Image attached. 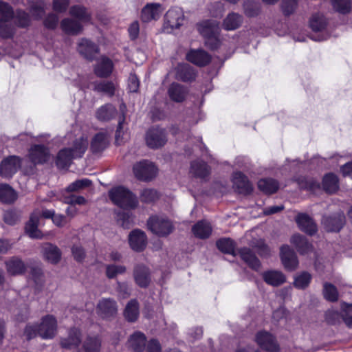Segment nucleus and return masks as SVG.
Returning <instances> with one entry per match:
<instances>
[{
	"label": "nucleus",
	"mask_w": 352,
	"mask_h": 352,
	"mask_svg": "<svg viewBox=\"0 0 352 352\" xmlns=\"http://www.w3.org/2000/svg\"><path fill=\"white\" fill-rule=\"evenodd\" d=\"M88 144L89 143L87 138L80 137L76 139L73 142L72 147L69 148L75 157H81L87 150Z\"/></svg>",
	"instance_id": "ea45409f"
},
{
	"label": "nucleus",
	"mask_w": 352,
	"mask_h": 352,
	"mask_svg": "<svg viewBox=\"0 0 352 352\" xmlns=\"http://www.w3.org/2000/svg\"><path fill=\"white\" fill-rule=\"evenodd\" d=\"M126 268L124 265H108L106 266V276L109 278H113L118 274H124Z\"/></svg>",
	"instance_id": "13d9d810"
},
{
	"label": "nucleus",
	"mask_w": 352,
	"mask_h": 352,
	"mask_svg": "<svg viewBox=\"0 0 352 352\" xmlns=\"http://www.w3.org/2000/svg\"><path fill=\"white\" fill-rule=\"evenodd\" d=\"M129 347L133 352H142L145 349L146 338L143 333L136 331L128 340Z\"/></svg>",
	"instance_id": "b1692460"
},
{
	"label": "nucleus",
	"mask_w": 352,
	"mask_h": 352,
	"mask_svg": "<svg viewBox=\"0 0 352 352\" xmlns=\"http://www.w3.org/2000/svg\"><path fill=\"white\" fill-rule=\"evenodd\" d=\"M311 278V275L309 272H302L295 276L294 285L297 289H304L309 286Z\"/></svg>",
	"instance_id": "49530a36"
},
{
	"label": "nucleus",
	"mask_w": 352,
	"mask_h": 352,
	"mask_svg": "<svg viewBox=\"0 0 352 352\" xmlns=\"http://www.w3.org/2000/svg\"><path fill=\"white\" fill-rule=\"evenodd\" d=\"M113 70V63L107 57H102L94 68L96 75L100 78L109 76Z\"/></svg>",
	"instance_id": "a878e982"
},
{
	"label": "nucleus",
	"mask_w": 352,
	"mask_h": 352,
	"mask_svg": "<svg viewBox=\"0 0 352 352\" xmlns=\"http://www.w3.org/2000/svg\"><path fill=\"white\" fill-rule=\"evenodd\" d=\"M168 95L170 99L177 102H182L186 96V89L181 85L173 83L168 88Z\"/></svg>",
	"instance_id": "72a5a7b5"
},
{
	"label": "nucleus",
	"mask_w": 352,
	"mask_h": 352,
	"mask_svg": "<svg viewBox=\"0 0 352 352\" xmlns=\"http://www.w3.org/2000/svg\"><path fill=\"white\" fill-rule=\"evenodd\" d=\"M101 339L98 336H88L83 342L85 352H100Z\"/></svg>",
	"instance_id": "a19ab883"
},
{
	"label": "nucleus",
	"mask_w": 352,
	"mask_h": 352,
	"mask_svg": "<svg viewBox=\"0 0 352 352\" xmlns=\"http://www.w3.org/2000/svg\"><path fill=\"white\" fill-rule=\"evenodd\" d=\"M323 294L325 299L329 301L335 302L338 298V293L336 287L329 283L324 285Z\"/></svg>",
	"instance_id": "5fc2aeb1"
},
{
	"label": "nucleus",
	"mask_w": 352,
	"mask_h": 352,
	"mask_svg": "<svg viewBox=\"0 0 352 352\" xmlns=\"http://www.w3.org/2000/svg\"><path fill=\"white\" fill-rule=\"evenodd\" d=\"M322 186L326 192H335L339 187L337 176L333 173L327 174L323 178Z\"/></svg>",
	"instance_id": "79ce46f5"
},
{
	"label": "nucleus",
	"mask_w": 352,
	"mask_h": 352,
	"mask_svg": "<svg viewBox=\"0 0 352 352\" xmlns=\"http://www.w3.org/2000/svg\"><path fill=\"white\" fill-rule=\"evenodd\" d=\"M115 85L113 82L110 81H102L100 82L94 83V90L103 93L109 96H112L115 93Z\"/></svg>",
	"instance_id": "de8ad7c7"
},
{
	"label": "nucleus",
	"mask_w": 352,
	"mask_h": 352,
	"mask_svg": "<svg viewBox=\"0 0 352 352\" xmlns=\"http://www.w3.org/2000/svg\"><path fill=\"white\" fill-rule=\"evenodd\" d=\"M264 281L269 285L278 287L286 282V277L280 271L269 270L262 274Z\"/></svg>",
	"instance_id": "5701e85b"
},
{
	"label": "nucleus",
	"mask_w": 352,
	"mask_h": 352,
	"mask_svg": "<svg viewBox=\"0 0 352 352\" xmlns=\"http://www.w3.org/2000/svg\"><path fill=\"white\" fill-rule=\"evenodd\" d=\"M327 25L324 16L322 14H315L310 20V27L316 32L323 30Z\"/></svg>",
	"instance_id": "3c124183"
},
{
	"label": "nucleus",
	"mask_w": 352,
	"mask_h": 352,
	"mask_svg": "<svg viewBox=\"0 0 352 352\" xmlns=\"http://www.w3.org/2000/svg\"><path fill=\"white\" fill-rule=\"evenodd\" d=\"M217 246L218 249L226 254L235 255V243L234 241L230 239H221L217 241Z\"/></svg>",
	"instance_id": "a18cd8bd"
},
{
	"label": "nucleus",
	"mask_w": 352,
	"mask_h": 352,
	"mask_svg": "<svg viewBox=\"0 0 352 352\" xmlns=\"http://www.w3.org/2000/svg\"><path fill=\"white\" fill-rule=\"evenodd\" d=\"M258 187L260 190L265 194H272L278 190L279 184L274 179L264 178L258 182Z\"/></svg>",
	"instance_id": "f704fd0d"
},
{
	"label": "nucleus",
	"mask_w": 352,
	"mask_h": 352,
	"mask_svg": "<svg viewBox=\"0 0 352 352\" xmlns=\"http://www.w3.org/2000/svg\"><path fill=\"white\" fill-rule=\"evenodd\" d=\"M296 6V0H283L282 3V10L285 15H289L294 12Z\"/></svg>",
	"instance_id": "69168bd1"
},
{
	"label": "nucleus",
	"mask_w": 352,
	"mask_h": 352,
	"mask_svg": "<svg viewBox=\"0 0 352 352\" xmlns=\"http://www.w3.org/2000/svg\"><path fill=\"white\" fill-rule=\"evenodd\" d=\"M62 30L67 34L77 35L82 30V26L76 20L66 18L60 22Z\"/></svg>",
	"instance_id": "c756f323"
},
{
	"label": "nucleus",
	"mask_w": 352,
	"mask_h": 352,
	"mask_svg": "<svg viewBox=\"0 0 352 352\" xmlns=\"http://www.w3.org/2000/svg\"><path fill=\"white\" fill-rule=\"evenodd\" d=\"M158 193L154 189L146 188L144 189L140 195L141 201L146 204H150L155 201L158 199Z\"/></svg>",
	"instance_id": "6e6d98bb"
},
{
	"label": "nucleus",
	"mask_w": 352,
	"mask_h": 352,
	"mask_svg": "<svg viewBox=\"0 0 352 352\" xmlns=\"http://www.w3.org/2000/svg\"><path fill=\"white\" fill-rule=\"evenodd\" d=\"M131 248L138 252H142L147 244V237L144 232L139 229L131 231L129 235Z\"/></svg>",
	"instance_id": "9b49d317"
},
{
	"label": "nucleus",
	"mask_w": 352,
	"mask_h": 352,
	"mask_svg": "<svg viewBox=\"0 0 352 352\" xmlns=\"http://www.w3.org/2000/svg\"><path fill=\"white\" fill-rule=\"evenodd\" d=\"M58 17L55 14H50L44 21V25L48 29H54L57 26Z\"/></svg>",
	"instance_id": "774afa93"
},
{
	"label": "nucleus",
	"mask_w": 352,
	"mask_h": 352,
	"mask_svg": "<svg viewBox=\"0 0 352 352\" xmlns=\"http://www.w3.org/2000/svg\"><path fill=\"white\" fill-rule=\"evenodd\" d=\"M133 278L135 283L142 288L147 287L151 282V275L148 267L138 264L133 268Z\"/></svg>",
	"instance_id": "1a4fd4ad"
},
{
	"label": "nucleus",
	"mask_w": 352,
	"mask_h": 352,
	"mask_svg": "<svg viewBox=\"0 0 352 352\" xmlns=\"http://www.w3.org/2000/svg\"><path fill=\"white\" fill-rule=\"evenodd\" d=\"M17 199L15 190L8 184H0V201L4 204H12Z\"/></svg>",
	"instance_id": "e433bc0d"
},
{
	"label": "nucleus",
	"mask_w": 352,
	"mask_h": 352,
	"mask_svg": "<svg viewBox=\"0 0 352 352\" xmlns=\"http://www.w3.org/2000/svg\"><path fill=\"white\" fill-rule=\"evenodd\" d=\"M38 327V336L43 339L53 338L57 330L56 319L52 315H47L42 318L41 322Z\"/></svg>",
	"instance_id": "423d86ee"
},
{
	"label": "nucleus",
	"mask_w": 352,
	"mask_h": 352,
	"mask_svg": "<svg viewBox=\"0 0 352 352\" xmlns=\"http://www.w3.org/2000/svg\"><path fill=\"white\" fill-rule=\"evenodd\" d=\"M81 339L82 335L80 330L77 328H72L68 331L67 337L61 338L60 345L66 349H76L80 344Z\"/></svg>",
	"instance_id": "ddd939ff"
},
{
	"label": "nucleus",
	"mask_w": 352,
	"mask_h": 352,
	"mask_svg": "<svg viewBox=\"0 0 352 352\" xmlns=\"http://www.w3.org/2000/svg\"><path fill=\"white\" fill-rule=\"evenodd\" d=\"M73 158L75 157L69 148H63L57 154L56 164L58 168H67L70 165Z\"/></svg>",
	"instance_id": "2f4dec72"
},
{
	"label": "nucleus",
	"mask_w": 352,
	"mask_h": 352,
	"mask_svg": "<svg viewBox=\"0 0 352 352\" xmlns=\"http://www.w3.org/2000/svg\"><path fill=\"white\" fill-rule=\"evenodd\" d=\"M16 22L20 27H26L30 25V18L28 13L19 10L15 14Z\"/></svg>",
	"instance_id": "680f3d73"
},
{
	"label": "nucleus",
	"mask_w": 352,
	"mask_h": 352,
	"mask_svg": "<svg viewBox=\"0 0 352 352\" xmlns=\"http://www.w3.org/2000/svg\"><path fill=\"white\" fill-rule=\"evenodd\" d=\"M163 10L159 3L147 4L142 10L141 19L144 22L157 20L160 18Z\"/></svg>",
	"instance_id": "412c9836"
},
{
	"label": "nucleus",
	"mask_w": 352,
	"mask_h": 352,
	"mask_svg": "<svg viewBox=\"0 0 352 352\" xmlns=\"http://www.w3.org/2000/svg\"><path fill=\"white\" fill-rule=\"evenodd\" d=\"M69 14L78 19L77 21L88 22L90 19V14L87 9L80 6H74L70 8Z\"/></svg>",
	"instance_id": "c03bdc74"
},
{
	"label": "nucleus",
	"mask_w": 352,
	"mask_h": 352,
	"mask_svg": "<svg viewBox=\"0 0 352 352\" xmlns=\"http://www.w3.org/2000/svg\"><path fill=\"white\" fill-rule=\"evenodd\" d=\"M42 252L46 260L53 264L59 262L61 258L60 249L52 243H45L42 246Z\"/></svg>",
	"instance_id": "393cba45"
},
{
	"label": "nucleus",
	"mask_w": 352,
	"mask_h": 352,
	"mask_svg": "<svg viewBox=\"0 0 352 352\" xmlns=\"http://www.w3.org/2000/svg\"><path fill=\"white\" fill-rule=\"evenodd\" d=\"M29 158L34 164H42L50 158L49 149L42 144H34L29 150Z\"/></svg>",
	"instance_id": "0eeeda50"
},
{
	"label": "nucleus",
	"mask_w": 352,
	"mask_h": 352,
	"mask_svg": "<svg viewBox=\"0 0 352 352\" xmlns=\"http://www.w3.org/2000/svg\"><path fill=\"white\" fill-rule=\"evenodd\" d=\"M111 200L117 206L122 208H134L138 201L135 197L128 189L118 186L112 188L109 192Z\"/></svg>",
	"instance_id": "f257e3e1"
},
{
	"label": "nucleus",
	"mask_w": 352,
	"mask_h": 352,
	"mask_svg": "<svg viewBox=\"0 0 352 352\" xmlns=\"http://www.w3.org/2000/svg\"><path fill=\"white\" fill-rule=\"evenodd\" d=\"M299 228L304 232L313 235L317 232V226L312 218L306 214H299L296 217Z\"/></svg>",
	"instance_id": "6ab92c4d"
},
{
	"label": "nucleus",
	"mask_w": 352,
	"mask_h": 352,
	"mask_svg": "<svg viewBox=\"0 0 352 352\" xmlns=\"http://www.w3.org/2000/svg\"><path fill=\"white\" fill-rule=\"evenodd\" d=\"M233 186L241 194L248 195L252 191V186L248 181L247 177L241 172L234 174Z\"/></svg>",
	"instance_id": "aec40b11"
},
{
	"label": "nucleus",
	"mask_w": 352,
	"mask_h": 352,
	"mask_svg": "<svg viewBox=\"0 0 352 352\" xmlns=\"http://www.w3.org/2000/svg\"><path fill=\"white\" fill-rule=\"evenodd\" d=\"M118 223L124 228H129L132 224L131 214L129 212L120 211L116 214Z\"/></svg>",
	"instance_id": "864d4df0"
},
{
	"label": "nucleus",
	"mask_w": 352,
	"mask_h": 352,
	"mask_svg": "<svg viewBox=\"0 0 352 352\" xmlns=\"http://www.w3.org/2000/svg\"><path fill=\"white\" fill-rule=\"evenodd\" d=\"M322 223L328 232H339L345 223V216L343 212H338L333 216L324 217Z\"/></svg>",
	"instance_id": "2eb2a0df"
},
{
	"label": "nucleus",
	"mask_w": 352,
	"mask_h": 352,
	"mask_svg": "<svg viewBox=\"0 0 352 352\" xmlns=\"http://www.w3.org/2000/svg\"><path fill=\"white\" fill-rule=\"evenodd\" d=\"M38 215L39 213L38 212H32L30 214V219L25 224V232L32 239H41L43 238V234L38 228L40 221Z\"/></svg>",
	"instance_id": "f3484780"
},
{
	"label": "nucleus",
	"mask_w": 352,
	"mask_h": 352,
	"mask_svg": "<svg viewBox=\"0 0 352 352\" xmlns=\"http://www.w3.org/2000/svg\"><path fill=\"white\" fill-rule=\"evenodd\" d=\"M146 145L151 148H158L163 146L166 141L165 131L158 127L149 129L145 135Z\"/></svg>",
	"instance_id": "39448f33"
},
{
	"label": "nucleus",
	"mask_w": 352,
	"mask_h": 352,
	"mask_svg": "<svg viewBox=\"0 0 352 352\" xmlns=\"http://www.w3.org/2000/svg\"><path fill=\"white\" fill-rule=\"evenodd\" d=\"M290 242L301 254H307L312 251V245L309 243L305 236L299 234H294L290 239Z\"/></svg>",
	"instance_id": "cd10ccee"
},
{
	"label": "nucleus",
	"mask_w": 352,
	"mask_h": 352,
	"mask_svg": "<svg viewBox=\"0 0 352 352\" xmlns=\"http://www.w3.org/2000/svg\"><path fill=\"white\" fill-rule=\"evenodd\" d=\"M148 229L154 234L160 236H166L173 230L172 223L166 218L153 216L147 221Z\"/></svg>",
	"instance_id": "f03ea898"
},
{
	"label": "nucleus",
	"mask_w": 352,
	"mask_h": 352,
	"mask_svg": "<svg viewBox=\"0 0 352 352\" xmlns=\"http://www.w3.org/2000/svg\"><path fill=\"white\" fill-rule=\"evenodd\" d=\"M107 145V136L104 133H99L94 137L91 142V150L93 153H98L104 151Z\"/></svg>",
	"instance_id": "4c0bfd02"
},
{
	"label": "nucleus",
	"mask_w": 352,
	"mask_h": 352,
	"mask_svg": "<svg viewBox=\"0 0 352 352\" xmlns=\"http://www.w3.org/2000/svg\"><path fill=\"white\" fill-rule=\"evenodd\" d=\"M14 16L12 7L7 3L0 2V21H8Z\"/></svg>",
	"instance_id": "bf43d9fd"
},
{
	"label": "nucleus",
	"mask_w": 352,
	"mask_h": 352,
	"mask_svg": "<svg viewBox=\"0 0 352 352\" xmlns=\"http://www.w3.org/2000/svg\"><path fill=\"white\" fill-rule=\"evenodd\" d=\"M188 61L198 66H205L210 61V55L202 50H190L186 55Z\"/></svg>",
	"instance_id": "4be33fe9"
},
{
	"label": "nucleus",
	"mask_w": 352,
	"mask_h": 352,
	"mask_svg": "<svg viewBox=\"0 0 352 352\" xmlns=\"http://www.w3.org/2000/svg\"><path fill=\"white\" fill-rule=\"evenodd\" d=\"M198 31L204 37L212 38H215L219 34V23L214 20L204 21L198 24Z\"/></svg>",
	"instance_id": "a211bd4d"
},
{
	"label": "nucleus",
	"mask_w": 352,
	"mask_h": 352,
	"mask_svg": "<svg viewBox=\"0 0 352 352\" xmlns=\"http://www.w3.org/2000/svg\"><path fill=\"white\" fill-rule=\"evenodd\" d=\"M324 320L329 324H338L342 320V314L333 309H330L325 312Z\"/></svg>",
	"instance_id": "603ef678"
},
{
	"label": "nucleus",
	"mask_w": 352,
	"mask_h": 352,
	"mask_svg": "<svg viewBox=\"0 0 352 352\" xmlns=\"http://www.w3.org/2000/svg\"><path fill=\"white\" fill-rule=\"evenodd\" d=\"M124 315L129 322H135L139 316V304L135 299L131 300L126 305Z\"/></svg>",
	"instance_id": "58836bf2"
},
{
	"label": "nucleus",
	"mask_w": 352,
	"mask_h": 352,
	"mask_svg": "<svg viewBox=\"0 0 352 352\" xmlns=\"http://www.w3.org/2000/svg\"><path fill=\"white\" fill-rule=\"evenodd\" d=\"M78 52L86 59L93 60L98 53V46L87 38H81L77 47Z\"/></svg>",
	"instance_id": "dca6fc26"
},
{
	"label": "nucleus",
	"mask_w": 352,
	"mask_h": 352,
	"mask_svg": "<svg viewBox=\"0 0 352 352\" xmlns=\"http://www.w3.org/2000/svg\"><path fill=\"white\" fill-rule=\"evenodd\" d=\"M92 182L87 178L76 180L70 184L66 188V192H79L80 190L89 187Z\"/></svg>",
	"instance_id": "09e8293b"
},
{
	"label": "nucleus",
	"mask_w": 352,
	"mask_h": 352,
	"mask_svg": "<svg viewBox=\"0 0 352 352\" xmlns=\"http://www.w3.org/2000/svg\"><path fill=\"white\" fill-rule=\"evenodd\" d=\"M255 341L262 349L266 351L278 352L280 350L276 338L267 331H261L258 332L255 336Z\"/></svg>",
	"instance_id": "20e7f679"
},
{
	"label": "nucleus",
	"mask_w": 352,
	"mask_h": 352,
	"mask_svg": "<svg viewBox=\"0 0 352 352\" xmlns=\"http://www.w3.org/2000/svg\"><path fill=\"white\" fill-rule=\"evenodd\" d=\"M7 273L10 276H19L23 274L27 267L23 261L19 256H12L5 262Z\"/></svg>",
	"instance_id": "4468645a"
},
{
	"label": "nucleus",
	"mask_w": 352,
	"mask_h": 352,
	"mask_svg": "<svg viewBox=\"0 0 352 352\" xmlns=\"http://www.w3.org/2000/svg\"><path fill=\"white\" fill-rule=\"evenodd\" d=\"M177 77L182 81H192L195 78V73L190 66L184 65L179 67L177 72Z\"/></svg>",
	"instance_id": "8fccbe9b"
},
{
	"label": "nucleus",
	"mask_w": 352,
	"mask_h": 352,
	"mask_svg": "<svg viewBox=\"0 0 352 352\" xmlns=\"http://www.w3.org/2000/svg\"><path fill=\"white\" fill-rule=\"evenodd\" d=\"M242 23V16L236 13H230L224 19L223 26L226 30L237 29Z\"/></svg>",
	"instance_id": "37998d69"
},
{
	"label": "nucleus",
	"mask_w": 352,
	"mask_h": 352,
	"mask_svg": "<svg viewBox=\"0 0 352 352\" xmlns=\"http://www.w3.org/2000/svg\"><path fill=\"white\" fill-rule=\"evenodd\" d=\"M342 321L349 327H352V304L347 305L344 303L342 306Z\"/></svg>",
	"instance_id": "052dcab7"
},
{
	"label": "nucleus",
	"mask_w": 352,
	"mask_h": 352,
	"mask_svg": "<svg viewBox=\"0 0 352 352\" xmlns=\"http://www.w3.org/2000/svg\"><path fill=\"white\" fill-rule=\"evenodd\" d=\"M116 114V109L111 104H106L96 112V116L100 121H109Z\"/></svg>",
	"instance_id": "c9c22d12"
},
{
	"label": "nucleus",
	"mask_w": 352,
	"mask_h": 352,
	"mask_svg": "<svg viewBox=\"0 0 352 352\" xmlns=\"http://www.w3.org/2000/svg\"><path fill=\"white\" fill-rule=\"evenodd\" d=\"M38 324H28L24 329L23 335L27 340H30L38 335Z\"/></svg>",
	"instance_id": "0e129e2a"
},
{
	"label": "nucleus",
	"mask_w": 352,
	"mask_h": 352,
	"mask_svg": "<svg viewBox=\"0 0 352 352\" xmlns=\"http://www.w3.org/2000/svg\"><path fill=\"white\" fill-rule=\"evenodd\" d=\"M21 167V160L16 156H10L0 164V174L2 177H11Z\"/></svg>",
	"instance_id": "9d476101"
},
{
	"label": "nucleus",
	"mask_w": 352,
	"mask_h": 352,
	"mask_svg": "<svg viewBox=\"0 0 352 352\" xmlns=\"http://www.w3.org/2000/svg\"><path fill=\"white\" fill-rule=\"evenodd\" d=\"M117 292L122 298H126L130 296V288L126 283H117Z\"/></svg>",
	"instance_id": "338daca9"
},
{
	"label": "nucleus",
	"mask_w": 352,
	"mask_h": 352,
	"mask_svg": "<svg viewBox=\"0 0 352 352\" xmlns=\"http://www.w3.org/2000/svg\"><path fill=\"white\" fill-rule=\"evenodd\" d=\"M3 220L8 225H14L19 220V214L14 210H8L4 212Z\"/></svg>",
	"instance_id": "e2e57ef3"
},
{
	"label": "nucleus",
	"mask_w": 352,
	"mask_h": 352,
	"mask_svg": "<svg viewBox=\"0 0 352 352\" xmlns=\"http://www.w3.org/2000/svg\"><path fill=\"white\" fill-rule=\"evenodd\" d=\"M331 3L338 12L346 14L351 10V0H331Z\"/></svg>",
	"instance_id": "4d7b16f0"
},
{
	"label": "nucleus",
	"mask_w": 352,
	"mask_h": 352,
	"mask_svg": "<svg viewBox=\"0 0 352 352\" xmlns=\"http://www.w3.org/2000/svg\"><path fill=\"white\" fill-rule=\"evenodd\" d=\"M239 254L242 260L252 269L258 270L261 263L254 253L250 248H243L239 250Z\"/></svg>",
	"instance_id": "bb28decb"
},
{
	"label": "nucleus",
	"mask_w": 352,
	"mask_h": 352,
	"mask_svg": "<svg viewBox=\"0 0 352 352\" xmlns=\"http://www.w3.org/2000/svg\"><path fill=\"white\" fill-rule=\"evenodd\" d=\"M166 23L172 28H179L184 21L182 13L177 10L170 9L165 14Z\"/></svg>",
	"instance_id": "7c9ffc66"
},
{
	"label": "nucleus",
	"mask_w": 352,
	"mask_h": 352,
	"mask_svg": "<svg viewBox=\"0 0 352 352\" xmlns=\"http://www.w3.org/2000/svg\"><path fill=\"white\" fill-rule=\"evenodd\" d=\"M133 169L135 176L142 181H149L157 174V168L155 165L147 160L136 163Z\"/></svg>",
	"instance_id": "7ed1b4c3"
},
{
	"label": "nucleus",
	"mask_w": 352,
	"mask_h": 352,
	"mask_svg": "<svg viewBox=\"0 0 352 352\" xmlns=\"http://www.w3.org/2000/svg\"><path fill=\"white\" fill-rule=\"evenodd\" d=\"M190 173L196 177L204 179L210 174V169L203 161H194L191 163Z\"/></svg>",
	"instance_id": "473e14b6"
},
{
	"label": "nucleus",
	"mask_w": 352,
	"mask_h": 352,
	"mask_svg": "<svg viewBox=\"0 0 352 352\" xmlns=\"http://www.w3.org/2000/svg\"><path fill=\"white\" fill-rule=\"evenodd\" d=\"M118 307L116 302L111 298H102L99 300L96 311L101 317L107 318L115 316L117 313Z\"/></svg>",
	"instance_id": "f8f14e48"
},
{
	"label": "nucleus",
	"mask_w": 352,
	"mask_h": 352,
	"mask_svg": "<svg viewBox=\"0 0 352 352\" xmlns=\"http://www.w3.org/2000/svg\"><path fill=\"white\" fill-rule=\"evenodd\" d=\"M192 231L196 237L204 239L210 236L212 233V226L209 222L202 220L198 221L192 226Z\"/></svg>",
	"instance_id": "c85d7f7f"
},
{
	"label": "nucleus",
	"mask_w": 352,
	"mask_h": 352,
	"mask_svg": "<svg viewBox=\"0 0 352 352\" xmlns=\"http://www.w3.org/2000/svg\"><path fill=\"white\" fill-rule=\"evenodd\" d=\"M280 256L282 263L286 270L294 271L298 267L297 256L289 245H285L280 248Z\"/></svg>",
	"instance_id": "6e6552de"
}]
</instances>
